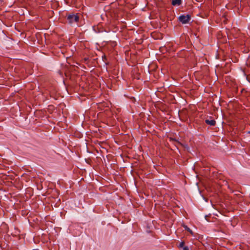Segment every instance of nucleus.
<instances>
[{"label": "nucleus", "instance_id": "obj_5", "mask_svg": "<svg viewBox=\"0 0 250 250\" xmlns=\"http://www.w3.org/2000/svg\"><path fill=\"white\" fill-rule=\"evenodd\" d=\"M184 228L185 229L187 230L188 232H189L191 234H193V232L189 228H188L187 226H184Z\"/></svg>", "mask_w": 250, "mask_h": 250}, {"label": "nucleus", "instance_id": "obj_6", "mask_svg": "<svg viewBox=\"0 0 250 250\" xmlns=\"http://www.w3.org/2000/svg\"><path fill=\"white\" fill-rule=\"evenodd\" d=\"M185 246V243L184 242H181L179 245V247L180 248H183Z\"/></svg>", "mask_w": 250, "mask_h": 250}, {"label": "nucleus", "instance_id": "obj_4", "mask_svg": "<svg viewBox=\"0 0 250 250\" xmlns=\"http://www.w3.org/2000/svg\"><path fill=\"white\" fill-rule=\"evenodd\" d=\"M206 123L210 125H214L215 124V121L214 120H206Z\"/></svg>", "mask_w": 250, "mask_h": 250}, {"label": "nucleus", "instance_id": "obj_8", "mask_svg": "<svg viewBox=\"0 0 250 250\" xmlns=\"http://www.w3.org/2000/svg\"><path fill=\"white\" fill-rule=\"evenodd\" d=\"M87 58H84V62H86L87 61Z\"/></svg>", "mask_w": 250, "mask_h": 250}, {"label": "nucleus", "instance_id": "obj_1", "mask_svg": "<svg viewBox=\"0 0 250 250\" xmlns=\"http://www.w3.org/2000/svg\"><path fill=\"white\" fill-rule=\"evenodd\" d=\"M79 19V18L77 15L70 14L67 16V20L70 24L77 23Z\"/></svg>", "mask_w": 250, "mask_h": 250}, {"label": "nucleus", "instance_id": "obj_7", "mask_svg": "<svg viewBox=\"0 0 250 250\" xmlns=\"http://www.w3.org/2000/svg\"><path fill=\"white\" fill-rule=\"evenodd\" d=\"M183 250H189V248L188 246H185L183 248Z\"/></svg>", "mask_w": 250, "mask_h": 250}, {"label": "nucleus", "instance_id": "obj_2", "mask_svg": "<svg viewBox=\"0 0 250 250\" xmlns=\"http://www.w3.org/2000/svg\"><path fill=\"white\" fill-rule=\"evenodd\" d=\"M190 20V17L188 15H181L179 17V20L183 24H186L189 22Z\"/></svg>", "mask_w": 250, "mask_h": 250}, {"label": "nucleus", "instance_id": "obj_3", "mask_svg": "<svg viewBox=\"0 0 250 250\" xmlns=\"http://www.w3.org/2000/svg\"><path fill=\"white\" fill-rule=\"evenodd\" d=\"M181 3V0H172V4L173 6L179 5Z\"/></svg>", "mask_w": 250, "mask_h": 250}]
</instances>
